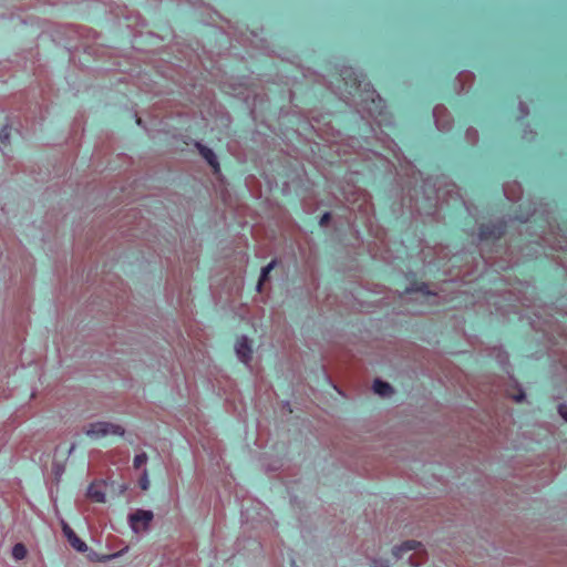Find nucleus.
<instances>
[{
	"label": "nucleus",
	"mask_w": 567,
	"mask_h": 567,
	"mask_svg": "<svg viewBox=\"0 0 567 567\" xmlns=\"http://www.w3.org/2000/svg\"><path fill=\"white\" fill-rule=\"evenodd\" d=\"M565 297H563L561 299H559V308L561 309V311H564V315L567 316V303L565 302Z\"/></svg>",
	"instance_id": "31"
},
{
	"label": "nucleus",
	"mask_w": 567,
	"mask_h": 567,
	"mask_svg": "<svg viewBox=\"0 0 567 567\" xmlns=\"http://www.w3.org/2000/svg\"><path fill=\"white\" fill-rule=\"evenodd\" d=\"M372 567H390L389 561L381 558L371 559Z\"/></svg>",
	"instance_id": "25"
},
{
	"label": "nucleus",
	"mask_w": 567,
	"mask_h": 567,
	"mask_svg": "<svg viewBox=\"0 0 567 567\" xmlns=\"http://www.w3.org/2000/svg\"><path fill=\"white\" fill-rule=\"evenodd\" d=\"M533 316L534 317L530 318V326L534 330L543 331L545 334H549V332L554 330L556 321L547 309L534 311Z\"/></svg>",
	"instance_id": "7"
},
{
	"label": "nucleus",
	"mask_w": 567,
	"mask_h": 567,
	"mask_svg": "<svg viewBox=\"0 0 567 567\" xmlns=\"http://www.w3.org/2000/svg\"><path fill=\"white\" fill-rule=\"evenodd\" d=\"M373 391L380 396L386 398L393 393V388L390 385V383L377 379L373 382Z\"/></svg>",
	"instance_id": "14"
},
{
	"label": "nucleus",
	"mask_w": 567,
	"mask_h": 567,
	"mask_svg": "<svg viewBox=\"0 0 567 567\" xmlns=\"http://www.w3.org/2000/svg\"><path fill=\"white\" fill-rule=\"evenodd\" d=\"M87 496L97 503H105L106 496L105 493L95 484H91L87 488Z\"/></svg>",
	"instance_id": "15"
},
{
	"label": "nucleus",
	"mask_w": 567,
	"mask_h": 567,
	"mask_svg": "<svg viewBox=\"0 0 567 567\" xmlns=\"http://www.w3.org/2000/svg\"><path fill=\"white\" fill-rule=\"evenodd\" d=\"M533 134H534V133H533L532 131H529V132L524 131L523 138H525V140H527V141H532V140H533Z\"/></svg>",
	"instance_id": "32"
},
{
	"label": "nucleus",
	"mask_w": 567,
	"mask_h": 567,
	"mask_svg": "<svg viewBox=\"0 0 567 567\" xmlns=\"http://www.w3.org/2000/svg\"><path fill=\"white\" fill-rule=\"evenodd\" d=\"M63 533L69 542V544L79 553H85L87 550V545L84 540H82L76 533L69 526H63Z\"/></svg>",
	"instance_id": "11"
},
{
	"label": "nucleus",
	"mask_w": 567,
	"mask_h": 567,
	"mask_svg": "<svg viewBox=\"0 0 567 567\" xmlns=\"http://www.w3.org/2000/svg\"><path fill=\"white\" fill-rule=\"evenodd\" d=\"M84 433L90 437L99 439L109 434L123 435L124 429L117 424L100 421L90 423L87 426H85Z\"/></svg>",
	"instance_id": "5"
},
{
	"label": "nucleus",
	"mask_w": 567,
	"mask_h": 567,
	"mask_svg": "<svg viewBox=\"0 0 567 567\" xmlns=\"http://www.w3.org/2000/svg\"><path fill=\"white\" fill-rule=\"evenodd\" d=\"M416 290L422 292L423 296H426V297L432 296V292L427 289L426 284H422L421 286L417 287Z\"/></svg>",
	"instance_id": "30"
},
{
	"label": "nucleus",
	"mask_w": 567,
	"mask_h": 567,
	"mask_svg": "<svg viewBox=\"0 0 567 567\" xmlns=\"http://www.w3.org/2000/svg\"><path fill=\"white\" fill-rule=\"evenodd\" d=\"M412 291H414V289H406V292H408V293H410V292H412Z\"/></svg>",
	"instance_id": "34"
},
{
	"label": "nucleus",
	"mask_w": 567,
	"mask_h": 567,
	"mask_svg": "<svg viewBox=\"0 0 567 567\" xmlns=\"http://www.w3.org/2000/svg\"><path fill=\"white\" fill-rule=\"evenodd\" d=\"M331 220V213L329 212H326L321 217H320V220H319V225L321 227H327L329 225Z\"/></svg>",
	"instance_id": "26"
},
{
	"label": "nucleus",
	"mask_w": 567,
	"mask_h": 567,
	"mask_svg": "<svg viewBox=\"0 0 567 567\" xmlns=\"http://www.w3.org/2000/svg\"><path fill=\"white\" fill-rule=\"evenodd\" d=\"M195 148L198 151L199 155L207 162V164L212 167L214 174L220 173V165L215 152L208 146L204 145L202 142L196 141L194 143Z\"/></svg>",
	"instance_id": "10"
},
{
	"label": "nucleus",
	"mask_w": 567,
	"mask_h": 567,
	"mask_svg": "<svg viewBox=\"0 0 567 567\" xmlns=\"http://www.w3.org/2000/svg\"><path fill=\"white\" fill-rule=\"evenodd\" d=\"M235 353L241 363L250 368V362L252 360V347L247 336H241L237 339L235 343Z\"/></svg>",
	"instance_id": "8"
},
{
	"label": "nucleus",
	"mask_w": 567,
	"mask_h": 567,
	"mask_svg": "<svg viewBox=\"0 0 567 567\" xmlns=\"http://www.w3.org/2000/svg\"><path fill=\"white\" fill-rule=\"evenodd\" d=\"M340 84L333 92L347 104L353 106L362 118H371L379 128L392 124L382 97L365 80V75L351 66L340 70Z\"/></svg>",
	"instance_id": "1"
},
{
	"label": "nucleus",
	"mask_w": 567,
	"mask_h": 567,
	"mask_svg": "<svg viewBox=\"0 0 567 567\" xmlns=\"http://www.w3.org/2000/svg\"><path fill=\"white\" fill-rule=\"evenodd\" d=\"M10 126L9 125H4L1 131H0V144L3 145V146H7L9 145L10 143Z\"/></svg>",
	"instance_id": "21"
},
{
	"label": "nucleus",
	"mask_w": 567,
	"mask_h": 567,
	"mask_svg": "<svg viewBox=\"0 0 567 567\" xmlns=\"http://www.w3.org/2000/svg\"><path fill=\"white\" fill-rule=\"evenodd\" d=\"M474 79V74L472 72H467V71H464V72H461L457 76V81L461 83L462 85V89L461 90H464V84L466 82H472Z\"/></svg>",
	"instance_id": "22"
},
{
	"label": "nucleus",
	"mask_w": 567,
	"mask_h": 567,
	"mask_svg": "<svg viewBox=\"0 0 567 567\" xmlns=\"http://www.w3.org/2000/svg\"><path fill=\"white\" fill-rule=\"evenodd\" d=\"M497 360L501 363V365L507 364L508 363V355H507V353H505V352L499 350L498 354H497Z\"/></svg>",
	"instance_id": "28"
},
{
	"label": "nucleus",
	"mask_w": 567,
	"mask_h": 567,
	"mask_svg": "<svg viewBox=\"0 0 567 567\" xmlns=\"http://www.w3.org/2000/svg\"><path fill=\"white\" fill-rule=\"evenodd\" d=\"M140 487L143 491H146L150 487L148 474L145 467L143 468L142 477L140 478Z\"/></svg>",
	"instance_id": "23"
},
{
	"label": "nucleus",
	"mask_w": 567,
	"mask_h": 567,
	"mask_svg": "<svg viewBox=\"0 0 567 567\" xmlns=\"http://www.w3.org/2000/svg\"><path fill=\"white\" fill-rule=\"evenodd\" d=\"M420 545L416 540H406L402 545L393 547L392 555L396 559H401L405 553L417 549Z\"/></svg>",
	"instance_id": "13"
},
{
	"label": "nucleus",
	"mask_w": 567,
	"mask_h": 567,
	"mask_svg": "<svg viewBox=\"0 0 567 567\" xmlns=\"http://www.w3.org/2000/svg\"><path fill=\"white\" fill-rule=\"evenodd\" d=\"M136 123H137L138 125H141V124H142L141 118H137V120H136Z\"/></svg>",
	"instance_id": "33"
},
{
	"label": "nucleus",
	"mask_w": 567,
	"mask_h": 567,
	"mask_svg": "<svg viewBox=\"0 0 567 567\" xmlns=\"http://www.w3.org/2000/svg\"><path fill=\"white\" fill-rule=\"evenodd\" d=\"M517 219H519L525 225V230L528 231L529 228L532 227V224L536 223L538 219V210L534 208L533 213L530 214V217H517Z\"/></svg>",
	"instance_id": "18"
},
{
	"label": "nucleus",
	"mask_w": 567,
	"mask_h": 567,
	"mask_svg": "<svg viewBox=\"0 0 567 567\" xmlns=\"http://www.w3.org/2000/svg\"><path fill=\"white\" fill-rule=\"evenodd\" d=\"M511 398L515 402L520 403V402H523L525 400V392H524V390L522 388H518L517 389V393L512 394Z\"/></svg>",
	"instance_id": "24"
},
{
	"label": "nucleus",
	"mask_w": 567,
	"mask_h": 567,
	"mask_svg": "<svg viewBox=\"0 0 567 567\" xmlns=\"http://www.w3.org/2000/svg\"><path fill=\"white\" fill-rule=\"evenodd\" d=\"M433 117L439 131L446 132L452 127L453 118L444 105L439 104L433 109Z\"/></svg>",
	"instance_id": "9"
},
{
	"label": "nucleus",
	"mask_w": 567,
	"mask_h": 567,
	"mask_svg": "<svg viewBox=\"0 0 567 567\" xmlns=\"http://www.w3.org/2000/svg\"><path fill=\"white\" fill-rule=\"evenodd\" d=\"M544 225L539 226V230H535L532 233V236L535 237L534 243L538 246H548L553 250H567V237L559 235L556 230L560 231L559 226H555L549 217L542 219Z\"/></svg>",
	"instance_id": "3"
},
{
	"label": "nucleus",
	"mask_w": 567,
	"mask_h": 567,
	"mask_svg": "<svg viewBox=\"0 0 567 567\" xmlns=\"http://www.w3.org/2000/svg\"><path fill=\"white\" fill-rule=\"evenodd\" d=\"M506 231V224L504 221L481 224L476 237V245L480 248L481 258L488 266H498L504 269L509 267L515 260L514 256L508 249H505L506 258L501 262L497 261L499 246L495 249H487L488 246H495V244L502 238Z\"/></svg>",
	"instance_id": "2"
},
{
	"label": "nucleus",
	"mask_w": 567,
	"mask_h": 567,
	"mask_svg": "<svg viewBox=\"0 0 567 567\" xmlns=\"http://www.w3.org/2000/svg\"><path fill=\"white\" fill-rule=\"evenodd\" d=\"M436 183L431 185L430 179L424 183V187L433 186L435 188L433 194L427 196L430 207L433 208L434 212L443 205V202L447 200L445 198L446 196H449V198L452 200L464 203L455 184H449L446 185V188H442L441 186L436 187Z\"/></svg>",
	"instance_id": "4"
},
{
	"label": "nucleus",
	"mask_w": 567,
	"mask_h": 567,
	"mask_svg": "<svg viewBox=\"0 0 567 567\" xmlns=\"http://www.w3.org/2000/svg\"><path fill=\"white\" fill-rule=\"evenodd\" d=\"M276 260H271L267 266L261 268L260 277L257 284V290L261 291L262 285L268 280L270 271L275 268Z\"/></svg>",
	"instance_id": "16"
},
{
	"label": "nucleus",
	"mask_w": 567,
	"mask_h": 567,
	"mask_svg": "<svg viewBox=\"0 0 567 567\" xmlns=\"http://www.w3.org/2000/svg\"><path fill=\"white\" fill-rule=\"evenodd\" d=\"M519 111H520L519 118H524L529 113L528 107L524 102H519Z\"/></svg>",
	"instance_id": "29"
},
{
	"label": "nucleus",
	"mask_w": 567,
	"mask_h": 567,
	"mask_svg": "<svg viewBox=\"0 0 567 567\" xmlns=\"http://www.w3.org/2000/svg\"><path fill=\"white\" fill-rule=\"evenodd\" d=\"M28 550L27 547L22 543H17L12 547V557L16 560H22L27 557Z\"/></svg>",
	"instance_id": "17"
},
{
	"label": "nucleus",
	"mask_w": 567,
	"mask_h": 567,
	"mask_svg": "<svg viewBox=\"0 0 567 567\" xmlns=\"http://www.w3.org/2000/svg\"><path fill=\"white\" fill-rule=\"evenodd\" d=\"M503 192L505 197L511 202L520 199L523 194L522 186L517 182L505 183L503 186Z\"/></svg>",
	"instance_id": "12"
},
{
	"label": "nucleus",
	"mask_w": 567,
	"mask_h": 567,
	"mask_svg": "<svg viewBox=\"0 0 567 567\" xmlns=\"http://www.w3.org/2000/svg\"><path fill=\"white\" fill-rule=\"evenodd\" d=\"M154 518L152 511L136 509L134 513L128 515V524L133 533L147 530Z\"/></svg>",
	"instance_id": "6"
},
{
	"label": "nucleus",
	"mask_w": 567,
	"mask_h": 567,
	"mask_svg": "<svg viewBox=\"0 0 567 567\" xmlns=\"http://www.w3.org/2000/svg\"><path fill=\"white\" fill-rule=\"evenodd\" d=\"M148 456L145 452H141L134 456L133 466L135 470L144 467L147 463Z\"/></svg>",
	"instance_id": "19"
},
{
	"label": "nucleus",
	"mask_w": 567,
	"mask_h": 567,
	"mask_svg": "<svg viewBox=\"0 0 567 567\" xmlns=\"http://www.w3.org/2000/svg\"><path fill=\"white\" fill-rule=\"evenodd\" d=\"M465 138L471 145H475L478 141V132L474 127H468L465 132Z\"/></svg>",
	"instance_id": "20"
},
{
	"label": "nucleus",
	"mask_w": 567,
	"mask_h": 567,
	"mask_svg": "<svg viewBox=\"0 0 567 567\" xmlns=\"http://www.w3.org/2000/svg\"><path fill=\"white\" fill-rule=\"evenodd\" d=\"M558 414L561 416V419L567 423V404L561 403L558 405Z\"/></svg>",
	"instance_id": "27"
}]
</instances>
